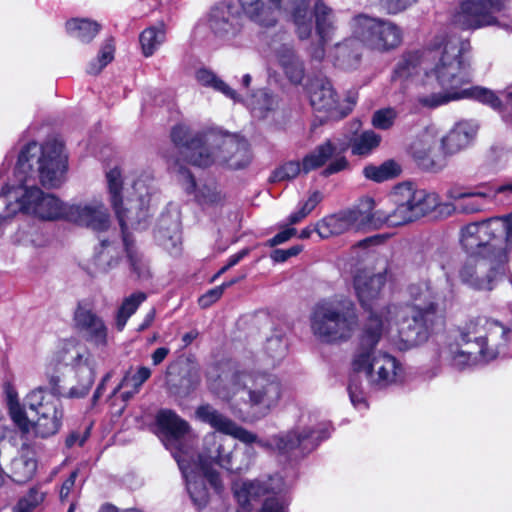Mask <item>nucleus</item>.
Here are the masks:
<instances>
[{"mask_svg": "<svg viewBox=\"0 0 512 512\" xmlns=\"http://www.w3.org/2000/svg\"><path fill=\"white\" fill-rule=\"evenodd\" d=\"M67 159L63 145L47 141L28 143L19 153L14 179L0 174V224L18 212L43 221L66 220L68 203L37 187L57 188L65 181Z\"/></svg>", "mask_w": 512, "mask_h": 512, "instance_id": "nucleus-1", "label": "nucleus"}, {"mask_svg": "<svg viewBox=\"0 0 512 512\" xmlns=\"http://www.w3.org/2000/svg\"><path fill=\"white\" fill-rule=\"evenodd\" d=\"M470 42L451 34L437 43L433 50L418 55V66L425 71V79L418 89V104L434 109L452 101L476 100L497 109L499 97L482 86H467L472 80L469 57Z\"/></svg>", "mask_w": 512, "mask_h": 512, "instance_id": "nucleus-2", "label": "nucleus"}, {"mask_svg": "<svg viewBox=\"0 0 512 512\" xmlns=\"http://www.w3.org/2000/svg\"><path fill=\"white\" fill-rule=\"evenodd\" d=\"M106 180L110 203L121 227L129 269L138 278H148L149 261L136 245L129 229L144 228L142 223L157 200L154 179L148 172H136L127 178V187L124 188L121 170L115 167L106 173Z\"/></svg>", "mask_w": 512, "mask_h": 512, "instance_id": "nucleus-3", "label": "nucleus"}, {"mask_svg": "<svg viewBox=\"0 0 512 512\" xmlns=\"http://www.w3.org/2000/svg\"><path fill=\"white\" fill-rule=\"evenodd\" d=\"M243 15L254 24L274 27L282 14L291 8V19L295 33L300 40L311 37L313 27L317 43L310 47L309 53L314 60L322 61L326 56L325 46L333 40L337 31L336 11L324 0H316L312 13L310 0H237Z\"/></svg>", "mask_w": 512, "mask_h": 512, "instance_id": "nucleus-4", "label": "nucleus"}, {"mask_svg": "<svg viewBox=\"0 0 512 512\" xmlns=\"http://www.w3.org/2000/svg\"><path fill=\"white\" fill-rule=\"evenodd\" d=\"M386 283L384 273H358L354 277V290L362 308L369 313L362 331V344L372 346L379 342L393 324L399 326V337L404 341L400 349L412 346L411 334L416 325V312L411 306H382V294Z\"/></svg>", "mask_w": 512, "mask_h": 512, "instance_id": "nucleus-5", "label": "nucleus"}, {"mask_svg": "<svg viewBox=\"0 0 512 512\" xmlns=\"http://www.w3.org/2000/svg\"><path fill=\"white\" fill-rule=\"evenodd\" d=\"M196 416L221 434L232 436L245 444L256 443L263 449L278 452H287L297 447L311 451L331 433V424L319 422L316 416L302 417L294 430L275 434L268 439H259L256 434L239 426L210 405L198 407Z\"/></svg>", "mask_w": 512, "mask_h": 512, "instance_id": "nucleus-6", "label": "nucleus"}, {"mask_svg": "<svg viewBox=\"0 0 512 512\" xmlns=\"http://www.w3.org/2000/svg\"><path fill=\"white\" fill-rule=\"evenodd\" d=\"M284 392L275 375L246 368L233 371L223 386L216 389L217 396L229 403L233 411H240L242 404H248L262 415L278 406Z\"/></svg>", "mask_w": 512, "mask_h": 512, "instance_id": "nucleus-7", "label": "nucleus"}, {"mask_svg": "<svg viewBox=\"0 0 512 512\" xmlns=\"http://www.w3.org/2000/svg\"><path fill=\"white\" fill-rule=\"evenodd\" d=\"M352 125L355 131L350 137L329 139L307 154L304 157V171L318 169L329 159L334 158L324 170V175L329 176L348 167V161L342 155L348 148L353 156L366 158L380 147L382 142L380 134L372 129L357 132L361 126L359 121H355Z\"/></svg>", "mask_w": 512, "mask_h": 512, "instance_id": "nucleus-8", "label": "nucleus"}, {"mask_svg": "<svg viewBox=\"0 0 512 512\" xmlns=\"http://www.w3.org/2000/svg\"><path fill=\"white\" fill-rule=\"evenodd\" d=\"M478 124L472 120H463L442 138L434 124L425 126L418 134V169L439 171L446 165L447 156L465 149L475 138Z\"/></svg>", "mask_w": 512, "mask_h": 512, "instance_id": "nucleus-9", "label": "nucleus"}, {"mask_svg": "<svg viewBox=\"0 0 512 512\" xmlns=\"http://www.w3.org/2000/svg\"><path fill=\"white\" fill-rule=\"evenodd\" d=\"M7 401L12 420L24 434L47 438L60 430L63 419L61 401L46 390L35 389L26 397V405L38 416L36 421L28 419L14 391L7 392Z\"/></svg>", "mask_w": 512, "mask_h": 512, "instance_id": "nucleus-10", "label": "nucleus"}, {"mask_svg": "<svg viewBox=\"0 0 512 512\" xmlns=\"http://www.w3.org/2000/svg\"><path fill=\"white\" fill-rule=\"evenodd\" d=\"M313 334L326 343L347 341L358 327V316L351 299L334 295L318 301L311 313Z\"/></svg>", "mask_w": 512, "mask_h": 512, "instance_id": "nucleus-11", "label": "nucleus"}, {"mask_svg": "<svg viewBox=\"0 0 512 512\" xmlns=\"http://www.w3.org/2000/svg\"><path fill=\"white\" fill-rule=\"evenodd\" d=\"M207 149L199 155L191 157V164L198 167H208L212 164H225L232 169L247 166L251 160L249 144L235 134H229L217 129L207 130L205 135Z\"/></svg>", "mask_w": 512, "mask_h": 512, "instance_id": "nucleus-12", "label": "nucleus"}, {"mask_svg": "<svg viewBox=\"0 0 512 512\" xmlns=\"http://www.w3.org/2000/svg\"><path fill=\"white\" fill-rule=\"evenodd\" d=\"M234 494L240 506L246 510L263 501L258 512H288V486L280 475L243 481L235 485Z\"/></svg>", "mask_w": 512, "mask_h": 512, "instance_id": "nucleus-13", "label": "nucleus"}, {"mask_svg": "<svg viewBox=\"0 0 512 512\" xmlns=\"http://www.w3.org/2000/svg\"><path fill=\"white\" fill-rule=\"evenodd\" d=\"M460 242L467 254L493 255L506 251V246L512 243V222L491 218L470 223L461 229Z\"/></svg>", "mask_w": 512, "mask_h": 512, "instance_id": "nucleus-14", "label": "nucleus"}, {"mask_svg": "<svg viewBox=\"0 0 512 512\" xmlns=\"http://www.w3.org/2000/svg\"><path fill=\"white\" fill-rule=\"evenodd\" d=\"M466 339H474L485 362L497 357H512V328L498 320L484 316L470 319L465 324Z\"/></svg>", "mask_w": 512, "mask_h": 512, "instance_id": "nucleus-15", "label": "nucleus"}, {"mask_svg": "<svg viewBox=\"0 0 512 512\" xmlns=\"http://www.w3.org/2000/svg\"><path fill=\"white\" fill-rule=\"evenodd\" d=\"M507 251L493 255L468 254L459 270L461 281L476 290L490 291L506 272Z\"/></svg>", "mask_w": 512, "mask_h": 512, "instance_id": "nucleus-16", "label": "nucleus"}, {"mask_svg": "<svg viewBox=\"0 0 512 512\" xmlns=\"http://www.w3.org/2000/svg\"><path fill=\"white\" fill-rule=\"evenodd\" d=\"M184 454L175 453L174 458L182 472L186 483V490L190 496L193 505L197 509H203L210 501V490L206 483L216 494H221L224 490V484L220 473L212 468H202L196 463L193 456L186 457Z\"/></svg>", "mask_w": 512, "mask_h": 512, "instance_id": "nucleus-17", "label": "nucleus"}, {"mask_svg": "<svg viewBox=\"0 0 512 512\" xmlns=\"http://www.w3.org/2000/svg\"><path fill=\"white\" fill-rule=\"evenodd\" d=\"M349 25L353 37L372 50L386 52L402 42L401 29L385 19L358 14L351 19Z\"/></svg>", "mask_w": 512, "mask_h": 512, "instance_id": "nucleus-18", "label": "nucleus"}, {"mask_svg": "<svg viewBox=\"0 0 512 512\" xmlns=\"http://www.w3.org/2000/svg\"><path fill=\"white\" fill-rule=\"evenodd\" d=\"M377 344L378 342L372 346H365L362 344V335L360 336L353 369L355 373H363L371 385L382 388L397 380L401 368L393 356L382 352L375 354Z\"/></svg>", "mask_w": 512, "mask_h": 512, "instance_id": "nucleus-19", "label": "nucleus"}, {"mask_svg": "<svg viewBox=\"0 0 512 512\" xmlns=\"http://www.w3.org/2000/svg\"><path fill=\"white\" fill-rule=\"evenodd\" d=\"M236 444L226 437L210 432L203 438V445L196 463L204 470L215 464L232 473H241L246 471L250 464V456L253 454L250 448L245 450L249 458L238 461L234 454Z\"/></svg>", "mask_w": 512, "mask_h": 512, "instance_id": "nucleus-20", "label": "nucleus"}, {"mask_svg": "<svg viewBox=\"0 0 512 512\" xmlns=\"http://www.w3.org/2000/svg\"><path fill=\"white\" fill-rule=\"evenodd\" d=\"M58 357L61 362L75 370L78 379L77 385L69 390L68 396L70 398L86 396L95 379V361L89 351L76 340L69 339L62 342Z\"/></svg>", "mask_w": 512, "mask_h": 512, "instance_id": "nucleus-21", "label": "nucleus"}, {"mask_svg": "<svg viewBox=\"0 0 512 512\" xmlns=\"http://www.w3.org/2000/svg\"><path fill=\"white\" fill-rule=\"evenodd\" d=\"M362 205L364 209L353 208L323 218L316 224L314 230L321 238H329L351 230L365 228L372 221L371 211L374 208V200L365 198Z\"/></svg>", "mask_w": 512, "mask_h": 512, "instance_id": "nucleus-22", "label": "nucleus"}, {"mask_svg": "<svg viewBox=\"0 0 512 512\" xmlns=\"http://www.w3.org/2000/svg\"><path fill=\"white\" fill-rule=\"evenodd\" d=\"M307 92L311 106L323 112L327 119L340 120L346 117L355 104L354 100H340L330 80L317 78L310 82Z\"/></svg>", "mask_w": 512, "mask_h": 512, "instance_id": "nucleus-23", "label": "nucleus"}, {"mask_svg": "<svg viewBox=\"0 0 512 512\" xmlns=\"http://www.w3.org/2000/svg\"><path fill=\"white\" fill-rule=\"evenodd\" d=\"M493 9L487 0H465L452 17V23L463 30H475L485 26L499 24Z\"/></svg>", "mask_w": 512, "mask_h": 512, "instance_id": "nucleus-24", "label": "nucleus"}, {"mask_svg": "<svg viewBox=\"0 0 512 512\" xmlns=\"http://www.w3.org/2000/svg\"><path fill=\"white\" fill-rule=\"evenodd\" d=\"M66 220L95 231H105L110 224L108 210L99 198L68 204Z\"/></svg>", "mask_w": 512, "mask_h": 512, "instance_id": "nucleus-25", "label": "nucleus"}, {"mask_svg": "<svg viewBox=\"0 0 512 512\" xmlns=\"http://www.w3.org/2000/svg\"><path fill=\"white\" fill-rule=\"evenodd\" d=\"M269 46L288 80L292 84H300L304 79L305 69L303 62L296 55L288 35L286 33L277 35L271 40Z\"/></svg>", "mask_w": 512, "mask_h": 512, "instance_id": "nucleus-26", "label": "nucleus"}, {"mask_svg": "<svg viewBox=\"0 0 512 512\" xmlns=\"http://www.w3.org/2000/svg\"><path fill=\"white\" fill-rule=\"evenodd\" d=\"M156 421L159 428L168 437L166 446L171 450L173 456L175 453L183 455V452H187V458L193 456L192 446L183 441L190 430V426L185 420L171 410H161L156 416Z\"/></svg>", "mask_w": 512, "mask_h": 512, "instance_id": "nucleus-27", "label": "nucleus"}, {"mask_svg": "<svg viewBox=\"0 0 512 512\" xmlns=\"http://www.w3.org/2000/svg\"><path fill=\"white\" fill-rule=\"evenodd\" d=\"M443 358L458 371L471 369L485 362L479 349L475 348L474 339H466L465 326L460 332L459 341L449 343L444 349Z\"/></svg>", "mask_w": 512, "mask_h": 512, "instance_id": "nucleus-28", "label": "nucleus"}, {"mask_svg": "<svg viewBox=\"0 0 512 512\" xmlns=\"http://www.w3.org/2000/svg\"><path fill=\"white\" fill-rule=\"evenodd\" d=\"M208 25L215 37L225 41L234 38L241 29L238 9L231 2L216 5L209 13Z\"/></svg>", "mask_w": 512, "mask_h": 512, "instance_id": "nucleus-29", "label": "nucleus"}, {"mask_svg": "<svg viewBox=\"0 0 512 512\" xmlns=\"http://www.w3.org/2000/svg\"><path fill=\"white\" fill-rule=\"evenodd\" d=\"M416 190L410 182L397 185L392 192V199L396 206L393 213L384 218L388 226L404 225L414 218Z\"/></svg>", "mask_w": 512, "mask_h": 512, "instance_id": "nucleus-30", "label": "nucleus"}, {"mask_svg": "<svg viewBox=\"0 0 512 512\" xmlns=\"http://www.w3.org/2000/svg\"><path fill=\"white\" fill-rule=\"evenodd\" d=\"M76 326L85 333L87 341L97 347L107 344V328L89 308L79 305L74 314Z\"/></svg>", "mask_w": 512, "mask_h": 512, "instance_id": "nucleus-31", "label": "nucleus"}, {"mask_svg": "<svg viewBox=\"0 0 512 512\" xmlns=\"http://www.w3.org/2000/svg\"><path fill=\"white\" fill-rule=\"evenodd\" d=\"M361 44L355 37L345 39L333 45L325 58L328 57L340 69L354 70L361 62Z\"/></svg>", "mask_w": 512, "mask_h": 512, "instance_id": "nucleus-32", "label": "nucleus"}, {"mask_svg": "<svg viewBox=\"0 0 512 512\" xmlns=\"http://www.w3.org/2000/svg\"><path fill=\"white\" fill-rule=\"evenodd\" d=\"M207 131L194 132L186 125H177L172 129L171 138L173 143L183 149L187 161L191 163L193 154L199 155L200 151L207 149L205 135Z\"/></svg>", "mask_w": 512, "mask_h": 512, "instance_id": "nucleus-33", "label": "nucleus"}, {"mask_svg": "<svg viewBox=\"0 0 512 512\" xmlns=\"http://www.w3.org/2000/svg\"><path fill=\"white\" fill-rule=\"evenodd\" d=\"M247 106L254 117L266 119L279 108V99L266 89H260L247 100Z\"/></svg>", "mask_w": 512, "mask_h": 512, "instance_id": "nucleus-34", "label": "nucleus"}, {"mask_svg": "<svg viewBox=\"0 0 512 512\" xmlns=\"http://www.w3.org/2000/svg\"><path fill=\"white\" fill-rule=\"evenodd\" d=\"M443 323V315L435 303L418 309V341L426 340Z\"/></svg>", "mask_w": 512, "mask_h": 512, "instance_id": "nucleus-35", "label": "nucleus"}, {"mask_svg": "<svg viewBox=\"0 0 512 512\" xmlns=\"http://www.w3.org/2000/svg\"><path fill=\"white\" fill-rule=\"evenodd\" d=\"M448 197L451 200L457 202L454 209H457L463 213L472 214L480 212L485 209L488 194L485 192L463 193L455 190H450L448 192Z\"/></svg>", "mask_w": 512, "mask_h": 512, "instance_id": "nucleus-36", "label": "nucleus"}, {"mask_svg": "<svg viewBox=\"0 0 512 512\" xmlns=\"http://www.w3.org/2000/svg\"><path fill=\"white\" fill-rule=\"evenodd\" d=\"M155 237L160 245H162L169 253L178 254L181 244L180 226L177 220L168 221L163 218Z\"/></svg>", "mask_w": 512, "mask_h": 512, "instance_id": "nucleus-37", "label": "nucleus"}, {"mask_svg": "<svg viewBox=\"0 0 512 512\" xmlns=\"http://www.w3.org/2000/svg\"><path fill=\"white\" fill-rule=\"evenodd\" d=\"M195 78L201 86L211 88L222 93L227 98L238 102L241 101L239 94L208 68H199L195 72Z\"/></svg>", "mask_w": 512, "mask_h": 512, "instance_id": "nucleus-38", "label": "nucleus"}, {"mask_svg": "<svg viewBox=\"0 0 512 512\" xmlns=\"http://www.w3.org/2000/svg\"><path fill=\"white\" fill-rule=\"evenodd\" d=\"M67 33L82 43L90 42L99 32L100 25L88 19H71L65 24Z\"/></svg>", "mask_w": 512, "mask_h": 512, "instance_id": "nucleus-39", "label": "nucleus"}, {"mask_svg": "<svg viewBox=\"0 0 512 512\" xmlns=\"http://www.w3.org/2000/svg\"><path fill=\"white\" fill-rule=\"evenodd\" d=\"M37 469V462L30 453H23L11 462V477L17 483L32 479Z\"/></svg>", "mask_w": 512, "mask_h": 512, "instance_id": "nucleus-40", "label": "nucleus"}, {"mask_svg": "<svg viewBox=\"0 0 512 512\" xmlns=\"http://www.w3.org/2000/svg\"><path fill=\"white\" fill-rule=\"evenodd\" d=\"M166 31L163 25L151 26L140 34L139 41L145 57L152 56L165 42Z\"/></svg>", "mask_w": 512, "mask_h": 512, "instance_id": "nucleus-41", "label": "nucleus"}, {"mask_svg": "<svg viewBox=\"0 0 512 512\" xmlns=\"http://www.w3.org/2000/svg\"><path fill=\"white\" fill-rule=\"evenodd\" d=\"M400 166L393 160H387L379 166L368 165L364 167V176L375 182H383L399 175Z\"/></svg>", "mask_w": 512, "mask_h": 512, "instance_id": "nucleus-42", "label": "nucleus"}, {"mask_svg": "<svg viewBox=\"0 0 512 512\" xmlns=\"http://www.w3.org/2000/svg\"><path fill=\"white\" fill-rule=\"evenodd\" d=\"M118 262L119 257L116 255L114 244L110 240L102 239L94 257L95 266L100 271L107 272L115 267Z\"/></svg>", "mask_w": 512, "mask_h": 512, "instance_id": "nucleus-43", "label": "nucleus"}, {"mask_svg": "<svg viewBox=\"0 0 512 512\" xmlns=\"http://www.w3.org/2000/svg\"><path fill=\"white\" fill-rule=\"evenodd\" d=\"M265 353L271 358V365L280 362L286 355L287 342L282 330H276L273 335L266 339L264 346Z\"/></svg>", "mask_w": 512, "mask_h": 512, "instance_id": "nucleus-44", "label": "nucleus"}, {"mask_svg": "<svg viewBox=\"0 0 512 512\" xmlns=\"http://www.w3.org/2000/svg\"><path fill=\"white\" fill-rule=\"evenodd\" d=\"M146 300V294L143 292H136L123 300L117 313V327L123 329L127 320L138 309L139 305Z\"/></svg>", "mask_w": 512, "mask_h": 512, "instance_id": "nucleus-45", "label": "nucleus"}, {"mask_svg": "<svg viewBox=\"0 0 512 512\" xmlns=\"http://www.w3.org/2000/svg\"><path fill=\"white\" fill-rule=\"evenodd\" d=\"M152 371L150 368L146 366H140L137 368L135 373L130 374L126 373V375L123 377L121 383L116 387L115 393L125 387H131L132 391L127 393L128 397L133 396L135 393H138L139 389L145 383L151 376Z\"/></svg>", "mask_w": 512, "mask_h": 512, "instance_id": "nucleus-46", "label": "nucleus"}, {"mask_svg": "<svg viewBox=\"0 0 512 512\" xmlns=\"http://www.w3.org/2000/svg\"><path fill=\"white\" fill-rule=\"evenodd\" d=\"M115 46L111 39L106 40L101 46L96 59L87 67V72L92 75L99 74L114 59Z\"/></svg>", "mask_w": 512, "mask_h": 512, "instance_id": "nucleus-47", "label": "nucleus"}, {"mask_svg": "<svg viewBox=\"0 0 512 512\" xmlns=\"http://www.w3.org/2000/svg\"><path fill=\"white\" fill-rule=\"evenodd\" d=\"M416 72V54L414 52H409L404 54L394 72V80H399L400 82L411 81L413 82V78Z\"/></svg>", "mask_w": 512, "mask_h": 512, "instance_id": "nucleus-48", "label": "nucleus"}, {"mask_svg": "<svg viewBox=\"0 0 512 512\" xmlns=\"http://www.w3.org/2000/svg\"><path fill=\"white\" fill-rule=\"evenodd\" d=\"M323 195L320 191H313L308 198L299 203V209L290 214L288 221L290 224H297L306 218L322 201Z\"/></svg>", "mask_w": 512, "mask_h": 512, "instance_id": "nucleus-49", "label": "nucleus"}, {"mask_svg": "<svg viewBox=\"0 0 512 512\" xmlns=\"http://www.w3.org/2000/svg\"><path fill=\"white\" fill-rule=\"evenodd\" d=\"M448 204L441 206L439 204L438 196L433 192L418 191V217L427 216L440 209L439 213H442L443 209L449 208Z\"/></svg>", "mask_w": 512, "mask_h": 512, "instance_id": "nucleus-50", "label": "nucleus"}, {"mask_svg": "<svg viewBox=\"0 0 512 512\" xmlns=\"http://www.w3.org/2000/svg\"><path fill=\"white\" fill-rule=\"evenodd\" d=\"M302 163H304V160ZM301 171L306 173L304 171V164L301 165L298 161H288L274 170L270 180L272 182L288 181L297 177Z\"/></svg>", "mask_w": 512, "mask_h": 512, "instance_id": "nucleus-51", "label": "nucleus"}, {"mask_svg": "<svg viewBox=\"0 0 512 512\" xmlns=\"http://www.w3.org/2000/svg\"><path fill=\"white\" fill-rule=\"evenodd\" d=\"M397 116V111L391 107L376 110L371 117V125L375 129L389 130L393 127Z\"/></svg>", "mask_w": 512, "mask_h": 512, "instance_id": "nucleus-52", "label": "nucleus"}, {"mask_svg": "<svg viewBox=\"0 0 512 512\" xmlns=\"http://www.w3.org/2000/svg\"><path fill=\"white\" fill-rule=\"evenodd\" d=\"M358 374L359 373H355V375L352 376L348 386V391L350 400L354 407L361 409L366 408L367 404L365 391L358 381Z\"/></svg>", "mask_w": 512, "mask_h": 512, "instance_id": "nucleus-53", "label": "nucleus"}, {"mask_svg": "<svg viewBox=\"0 0 512 512\" xmlns=\"http://www.w3.org/2000/svg\"><path fill=\"white\" fill-rule=\"evenodd\" d=\"M388 14H397L404 11L411 0H375Z\"/></svg>", "mask_w": 512, "mask_h": 512, "instance_id": "nucleus-54", "label": "nucleus"}, {"mask_svg": "<svg viewBox=\"0 0 512 512\" xmlns=\"http://www.w3.org/2000/svg\"><path fill=\"white\" fill-rule=\"evenodd\" d=\"M302 249L301 245H295L288 249H276L271 253V259L275 262H285L290 257L298 255Z\"/></svg>", "mask_w": 512, "mask_h": 512, "instance_id": "nucleus-55", "label": "nucleus"}, {"mask_svg": "<svg viewBox=\"0 0 512 512\" xmlns=\"http://www.w3.org/2000/svg\"><path fill=\"white\" fill-rule=\"evenodd\" d=\"M223 294V287H214L213 289L209 290L208 292H206L204 295H202L198 302H199V305L202 307V308H208L209 306H211L213 303H215L217 300L220 299V297L222 296Z\"/></svg>", "mask_w": 512, "mask_h": 512, "instance_id": "nucleus-56", "label": "nucleus"}, {"mask_svg": "<svg viewBox=\"0 0 512 512\" xmlns=\"http://www.w3.org/2000/svg\"><path fill=\"white\" fill-rule=\"evenodd\" d=\"M296 233L295 228H286L283 231L277 233L273 238L269 240L270 246H276L289 240Z\"/></svg>", "mask_w": 512, "mask_h": 512, "instance_id": "nucleus-57", "label": "nucleus"}, {"mask_svg": "<svg viewBox=\"0 0 512 512\" xmlns=\"http://www.w3.org/2000/svg\"><path fill=\"white\" fill-rule=\"evenodd\" d=\"M180 180L182 181V184L184 186V189L187 193H192L195 191L196 183L191 175V173L187 170H180L179 171Z\"/></svg>", "mask_w": 512, "mask_h": 512, "instance_id": "nucleus-58", "label": "nucleus"}, {"mask_svg": "<svg viewBox=\"0 0 512 512\" xmlns=\"http://www.w3.org/2000/svg\"><path fill=\"white\" fill-rule=\"evenodd\" d=\"M77 471H73L70 476L63 482L61 490H60V497L62 499H65L70 494L71 490L73 489L75 485V481L77 478Z\"/></svg>", "mask_w": 512, "mask_h": 512, "instance_id": "nucleus-59", "label": "nucleus"}, {"mask_svg": "<svg viewBox=\"0 0 512 512\" xmlns=\"http://www.w3.org/2000/svg\"><path fill=\"white\" fill-rule=\"evenodd\" d=\"M170 350L166 347L157 348L151 355L153 365L161 364L169 354Z\"/></svg>", "mask_w": 512, "mask_h": 512, "instance_id": "nucleus-60", "label": "nucleus"}, {"mask_svg": "<svg viewBox=\"0 0 512 512\" xmlns=\"http://www.w3.org/2000/svg\"><path fill=\"white\" fill-rule=\"evenodd\" d=\"M248 253H249L248 249H243V250L239 251L238 253L230 256L228 259V262H227L228 267H233L236 264H238L245 256L248 255Z\"/></svg>", "mask_w": 512, "mask_h": 512, "instance_id": "nucleus-61", "label": "nucleus"}, {"mask_svg": "<svg viewBox=\"0 0 512 512\" xmlns=\"http://www.w3.org/2000/svg\"><path fill=\"white\" fill-rule=\"evenodd\" d=\"M86 440V436H83V437H79L78 435L76 434H71L67 439H66V445L71 447L75 444H78L79 446H82L84 444Z\"/></svg>", "mask_w": 512, "mask_h": 512, "instance_id": "nucleus-62", "label": "nucleus"}, {"mask_svg": "<svg viewBox=\"0 0 512 512\" xmlns=\"http://www.w3.org/2000/svg\"><path fill=\"white\" fill-rule=\"evenodd\" d=\"M494 192H495V194L512 192V183H507V184L497 186L495 188Z\"/></svg>", "mask_w": 512, "mask_h": 512, "instance_id": "nucleus-63", "label": "nucleus"}, {"mask_svg": "<svg viewBox=\"0 0 512 512\" xmlns=\"http://www.w3.org/2000/svg\"><path fill=\"white\" fill-rule=\"evenodd\" d=\"M154 317H155V311L154 310H151L147 316H146V319L144 321V323L141 325V329H144V328H147L154 320Z\"/></svg>", "mask_w": 512, "mask_h": 512, "instance_id": "nucleus-64", "label": "nucleus"}]
</instances>
